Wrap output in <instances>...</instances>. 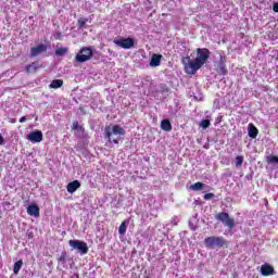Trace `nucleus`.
Masks as SVG:
<instances>
[{"label":"nucleus","instance_id":"1","mask_svg":"<svg viewBox=\"0 0 278 278\" xmlns=\"http://www.w3.org/2000/svg\"><path fill=\"white\" fill-rule=\"evenodd\" d=\"M195 52L197 56L194 60H190V56L188 55L181 59V64L184 65L187 75H197V72L207 63L212 53L207 48H198Z\"/></svg>","mask_w":278,"mask_h":278},{"label":"nucleus","instance_id":"2","mask_svg":"<svg viewBox=\"0 0 278 278\" xmlns=\"http://www.w3.org/2000/svg\"><path fill=\"white\" fill-rule=\"evenodd\" d=\"M204 244L206 249H216V247L218 249H229V241L225 237H207L204 239Z\"/></svg>","mask_w":278,"mask_h":278},{"label":"nucleus","instance_id":"3","mask_svg":"<svg viewBox=\"0 0 278 278\" xmlns=\"http://www.w3.org/2000/svg\"><path fill=\"white\" fill-rule=\"evenodd\" d=\"M112 134H114V136H125V128L118 125H114L112 129L109 126L104 128V138L109 140V142H113V144H118V139L112 140Z\"/></svg>","mask_w":278,"mask_h":278},{"label":"nucleus","instance_id":"4","mask_svg":"<svg viewBox=\"0 0 278 278\" xmlns=\"http://www.w3.org/2000/svg\"><path fill=\"white\" fill-rule=\"evenodd\" d=\"M93 55H94V52L92 51V48L83 47L79 50V53L76 54L75 61L78 62V64H84V62H88L89 60H92Z\"/></svg>","mask_w":278,"mask_h":278},{"label":"nucleus","instance_id":"5","mask_svg":"<svg viewBox=\"0 0 278 278\" xmlns=\"http://www.w3.org/2000/svg\"><path fill=\"white\" fill-rule=\"evenodd\" d=\"M68 244L70 247H72V249H76V251H78L80 255H86L89 251L88 243H86L85 241L70 240Z\"/></svg>","mask_w":278,"mask_h":278},{"label":"nucleus","instance_id":"6","mask_svg":"<svg viewBox=\"0 0 278 278\" xmlns=\"http://www.w3.org/2000/svg\"><path fill=\"white\" fill-rule=\"evenodd\" d=\"M216 219L220 220V223H223L229 229H233V227H236V220H233V218H230L228 213H225V212L218 213L216 215Z\"/></svg>","mask_w":278,"mask_h":278},{"label":"nucleus","instance_id":"7","mask_svg":"<svg viewBox=\"0 0 278 278\" xmlns=\"http://www.w3.org/2000/svg\"><path fill=\"white\" fill-rule=\"evenodd\" d=\"M113 42L114 45H116L117 47H121L122 49H131L136 45V40L131 37L114 39Z\"/></svg>","mask_w":278,"mask_h":278},{"label":"nucleus","instance_id":"8","mask_svg":"<svg viewBox=\"0 0 278 278\" xmlns=\"http://www.w3.org/2000/svg\"><path fill=\"white\" fill-rule=\"evenodd\" d=\"M217 73L219 75H227V73H229V71H227V56L220 55L217 64Z\"/></svg>","mask_w":278,"mask_h":278},{"label":"nucleus","instance_id":"9","mask_svg":"<svg viewBox=\"0 0 278 278\" xmlns=\"http://www.w3.org/2000/svg\"><path fill=\"white\" fill-rule=\"evenodd\" d=\"M40 53H47V45L40 43L36 47L30 48V58H36Z\"/></svg>","mask_w":278,"mask_h":278},{"label":"nucleus","instance_id":"10","mask_svg":"<svg viewBox=\"0 0 278 278\" xmlns=\"http://www.w3.org/2000/svg\"><path fill=\"white\" fill-rule=\"evenodd\" d=\"M40 68H45V65H42V63H40L38 61H35V62H31L30 64L26 65L25 71L28 74H33V73L40 71Z\"/></svg>","mask_w":278,"mask_h":278},{"label":"nucleus","instance_id":"11","mask_svg":"<svg viewBox=\"0 0 278 278\" xmlns=\"http://www.w3.org/2000/svg\"><path fill=\"white\" fill-rule=\"evenodd\" d=\"M42 138H43L42 131H40V130L31 131L27 136V140H29L30 142H34V143L42 142Z\"/></svg>","mask_w":278,"mask_h":278},{"label":"nucleus","instance_id":"12","mask_svg":"<svg viewBox=\"0 0 278 278\" xmlns=\"http://www.w3.org/2000/svg\"><path fill=\"white\" fill-rule=\"evenodd\" d=\"M261 274L263 277H270V275H275V267L268 263H265L261 266Z\"/></svg>","mask_w":278,"mask_h":278},{"label":"nucleus","instance_id":"13","mask_svg":"<svg viewBox=\"0 0 278 278\" xmlns=\"http://www.w3.org/2000/svg\"><path fill=\"white\" fill-rule=\"evenodd\" d=\"M26 212L28 216H34V218H40V207L36 204H29Z\"/></svg>","mask_w":278,"mask_h":278},{"label":"nucleus","instance_id":"14","mask_svg":"<svg viewBox=\"0 0 278 278\" xmlns=\"http://www.w3.org/2000/svg\"><path fill=\"white\" fill-rule=\"evenodd\" d=\"M79 188H81V182H79V180H73L72 182H68L66 187L67 192H70V194L77 192Z\"/></svg>","mask_w":278,"mask_h":278},{"label":"nucleus","instance_id":"15","mask_svg":"<svg viewBox=\"0 0 278 278\" xmlns=\"http://www.w3.org/2000/svg\"><path fill=\"white\" fill-rule=\"evenodd\" d=\"M258 134H260V130L257 129V127H255V125H253V123H250L248 126L249 137L252 139H255V138H257Z\"/></svg>","mask_w":278,"mask_h":278},{"label":"nucleus","instance_id":"16","mask_svg":"<svg viewBox=\"0 0 278 278\" xmlns=\"http://www.w3.org/2000/svg\"><path fill=\"white\" fill-rule=\"evenodd\" d=\"M162 64V54H153L150 61V66L155 67Z\"/></svg>","mask_w":278,"mask_h":278},{"label":"nucleus","instance_id":"17","mask_svg":"<svg viewBox=\"0 0 278 278\" xmlns=\"http://www.w3.org/2000/svg\"><path fill=\"white\" fill-rule=\"evenodd\" d=\"M63 86H64V80H62V79H54L49 85V88H51L53 90H58V88H62Z\"/></svg>","mask_w":278,"mask_h":278},{"label":"nucleus","instance_id":"18","mask_svg":"<svg viewBox=\"0 0 278 278\" xmlns=\"http://www.w3.org/2000/svg\"><path fill=\"white\" fill-rule=\"evenodd\" d=\"M161 129H163V131H172L173 124H170V121H168V119H163L161 122Z\"/></svg>","mask_w":278,"mask_h":278},{"label":"nucleus","instance_id":"19","mask_svg":"<svg viewBox=\"0 0 278 278\" xmlns=\"http://www.w3.org/2000/svg\"><path fill=\"white\" fill-rule=\"evenodd\" d=\"M58 264L61 268H65L66 266V252H62L61 255L58 257Z\"/></svg>","mask_w":278,"mask_h":278},{"label":"nucleus","instance_id":"20","mask_svg":"<svg viewBox=\"0 0 278 278\" xmlns=\"http://www.w3.org/2000/svg\"><path fill=\"white\" fill-rule=\"evenodd\" d=\"M21 268H23V261L22 260L14 263V266H13L14 275H18V273H21Z\"/></svg>","mask_w":278,"mask_h":278},{"label":"nucleus","instance_id":"21","mask_svg":"<svg viewBox=\"0 0 278 278\" xmlns=\"http://www.w3.org/2000/svg\"><path fill=\"white\" fill-rule=\"evenodd\" d=\"M203 188H205V184H203L201 181H198L190 186V190H194L195 192L199 190H203Z\"/></svg>","mask_w":278,"mask_h":278},{"label":"nucleus","instance_id":"22","mask_svg":"<svg viewBox=\"0 0 278 278\" xmlns=\"http://www.w3.org/2000/svg\"><path fill=\"white\" fill-rule=\"evenodd\" d=\"M119 236H125L127 233V222H122L118 228Z\"/></svg>","mask_w":278,"mask_h":278},{"label":"nucleus","instance_id":"23","mask_svg":"<svg viewBox=\"0 0 278 278\" xmlns=\"http://www.w3.org/2000/svg\"><path fill=\"white\" fill-rule=\"evenodd\" d=\"M266 162H267V164H278V156L277 155H267Z\"/></svg>","mask_w":278,"mask_h":278},{"label":"nucleus","instance_id":"24","mask_svg":"<svg viewBox=\"0 0 278 278\" xmlns=\"http://www.w3.org/2000/svg\"><path fill=\"white\" fill-rule=\"evenodd\" d=\"M68 53V48H59L55 50V55H66Z\"/></svg>","mask_w":278,"mask_h":278},{"label":"nucleus","instance_id":"25","mask_svg":"<svg viewBox=\"0 0 278 278\" xmlns=\"http://www.w3.org/2000/svg\"><path fill=\"white\" fill-rule=\"evenodd\" d=\"M242 164H244V156L238 155L236 157V166H237V168H240V166H242Z\"/></svg>","mask_w":278,"mask_h":278},{"label":"nucleus","instance_id":"26","mask_svg":"<svg viewBox=\"0 0 278 278\" xmlns=\"http://www.w3.org/2000/svg\"><path fill=\"white\" fill-rule=\"evenodd\" d=\"M72 129H74L75 131H84V126L79 125V122H74Z\"/></svg>","mask_w":278,"mask_h":278},{"label":"nucleus","instance_id":"27","mask_svg":"<svg viewBox=\"0 0 278 278\" xmlns=\"http://www.w3.org/2000/svg\"><path fill=\"white\" fill-rule=\"evenodd\" d=\"M87 23H88V18H79L78 20V27H79V29L86 27Z\"/></svg>","mask_w":278,"mask_h":278},{"label":"nucleus","instance_id":"28","mask_svg":"<svg viewBox=\"0 0 278 278\" xmlns=\"http://www.w3.org/2000/svg\"><path fill=\"white\" fill-rule=\"evenodd\" d=\"M200 125L202 129H207L211 125L210 119H203Z\"/></svg>","mask_w":278,"mask_h":278},{"label":"nucleus","instance_id":"29","mask_svg":"<svg viewBox=\"0 0 278 278\" xmlns=\"http://www.w3.org/2000/svg\"><path fill=\"white\" fill-rule=\"evenodd\" d=\"M203 199H204V201H210L212 199H216V194H214V193H205Z\"/></svg>","mask_w":278,"mask_h":278},{"label":"nucleus","instance_id":"30","mask_svg":"<svg viewBox=\"0 0 278 278\" xmlns=\"http://www.w3.org/2000/svg\"><path fill=\"white\" fill-rule=\"evenodd\" d=\"M54 38L55 40H62V33L61 31L54 33Z\"/></svg>","mask_w":278,"mask_h":278},{"label":"nucleus","instance_id":"31","mask_svg":"<svg viewBox=\"0 0 278 278\" xmlns=\"http://www.w3.org/2000/svg\"><path fill=\"white\" fill-rule=\"evenodd\" d=\"M273 10H274V12H278V3H274Z\"/></svg>","mask_w":278,"mask_h":278},{"label":"nucleus","instance_id":"32","mask_svg":"<svg viewBox=\"0 0 278 278\" xmlns=\"http://www.w3.org/2000/svg\"><path fill=\"white\" fill-rule=\"evenodd\" d=\"M25 121H27V117H26V116H22V117L20 118V123H25Z\"/></svg>","mask_w":278,"mask_h":278},{"label":"nucleus","instance_id":"33","mask_svg":"<svg viewBox=\"0 0 278 278\" xmlns=\"http://www.w3.org/2000/svg\"><path fill=\"white\" fill-rule=\"evenodd\" d=\"M3 142H4L3 136L0 135V144H3Z\"/></svg>","mask_w":278,"mask_h":278},{"label":"nucleus","instance_id":"34","mask_svg":"<svg viewBox=\"0 0 278 278\" xmlns=\"http://www.w3.org/2000/svg\"><path fill=\"white\" fill-rule=\"evenodd\" d=\"M10 123H12V124L16 123V118H11Z\"/></svg>","mask_w":278,"mask_h":278},{"label":"nucleus","instance_id":"35","mask_svg":"<svg viewBox=\"0 0 278 278\" xmlns=\"http://www.w3.org/2000/svg\"><path fill=\"white\" fill-rule=\"evenodd\" d=\"M265 205H268V200H265Z\"/></svg>","mask_w":278,"mask_h":278}]
</instances>
